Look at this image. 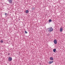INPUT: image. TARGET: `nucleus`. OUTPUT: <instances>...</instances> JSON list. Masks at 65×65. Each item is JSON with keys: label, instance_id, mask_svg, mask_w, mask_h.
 Returning <instances> with one entry per match:
<instances>
[{"label": "nucleus", "instance_id": "1", "mask_svg": "<svg viewBox=\"0 0 65 65\" xmlns=\"http://www.w3.org/2000/svg\"><path fill=\"white\" fill-rule=\"evenodd\" d=\"M48 30L49 31H50V32H52L54 29L52 28V27H50V28H48Z\"/></svg>", "mask_w": 65, "mask_h": 65}, {"label": "nucleus", "instance_id": "2", "mask_svg": "<svg viewBox=\"0 0 65 65\" xmlns=\"http://www.w3.org/2000/svg\"><path fill=\"white\" fill-rule=\"evenodd\" d=\"M12 58L10 57L8 59V61H10H10H12Z\"/></svg>", "mask_w": 65, "mask_h": 65}, {"label": "nucleus", "instance_id": "3", "mask_svg": "<svg viewBox=\"0 0 65 65\" xmlns=\"http://www.w3.org/2000/svg\"><path fill=\"white\" fill-rule=\"evenodd\" d=\"M9 3L10 4H11L12 3V0H8Z\"/></svg>", "mask_w": 65, "mask_h": 65}, {"label": "nucleus", "instance_id": "4", "mask_svg": "<svg viewBox=\"0 0 65 65\" xmlns=\"http://www.w3.org/2000/svg\"><path fill=\"white\" fill-rule=\"evenodd\" d=\"M54 44H56L57 43V40L56 39H55L54 40Z\"/></svg>", "mask_w": 65, "mask_h": 65}, {"label": "nucleus", "instance_id": "5", "mask_svg": "<svg viewBox=\"0 0 65 65\" xmlns=\"http://www.w3.org/2000/svg\"><path fill=\"white\" fill-rule=\"evenodd\" d=\"M53 61H49L48 63L49 64H52V63H53Z\"/></svg>", "mask_w": 65, "mask_h": 65}, {"label": "nucleus", "instance_id": "6", "mask_svg": "<svg viewBox=\"0 0 65 65\" xmlns=\"http://www.w3.org/2000/svg\"><path fill=\"white\" fill-rule=\"evenodd\" d=\"M50 60H54V58L52 57L50 58Z\"/></svg>", "mask_w": 65, "mask_h": 65}, {"label": "nucleus", "instance_id": "7", "mask_svg": "<svg viewBox=\"0 0 65 65\" xmlns=\"http://www.w3.org/2000/svg\"><path fill=\"white\" fill-rule=\"evenodd\" d=\"M62 31H63V28H60V32H62Z\"/></svg>", "mask_w": 65, "mask_h": 65}, {"label": "nucleus", "instance_id": "8", "mask_svg": "<svg viewBox=\"0 0 65 65\" xmlns=\"http://www.w3.org/2000/svg\"><path fill=\"white\" fill-rule=\"evenodd\" d=\"M25 12L26 13H27L29 12V11L28 10H27Z\"/></svg>", "mask_w": 65, "mask_h": 65}, {"label": "nucleus", "instance_id": "9", "mask_svg": "<svg viewBox=\"0 0 65 65\" xmlns=\"http://www.w3.org/2000/svg\"><path fill=\"white\" fill-rule=\"evenodd\" d=\"M56 49H53V51L54 52H56Z\"/></svg>", "mask_w": 65, "mask_h": 65}, {"label": "nucleus", "instance_id": "10", "mask_svg": "<svg viewBox=\"0 0 65 65\" xmlns=\"http://www.w3.org/2000/svg\"><path fill=\"white\" fill-rule=\"evenodd\" d=\"M52 20H51V19H50L49 20V22H52Z\"/></svg>", "mask_w": 65, "mask_h": 65}, {"label": "nucleus", "instance_id": "11", "mask_svg": "<svg viewBox=\"0 0 65 65\" xmlns=\"http://www.w3.org/2000/svg\"><path fill=\"white\" fill-rule=\"evenodd\" d=\"M25 34H27V33H28V32H27L26 31H25Z\"/></svg>", "mask_w": 65, "mask_h": 65}, {"label": "nucleus", "instance_id": "12", "mask_svg": "<svg viewBox=\"0 0 65 65\" xmlns=\"http://www.w3.org/2000/svg\"><path fill=\"white\" fill-rule=\"evenodd\" d=\"M1 43H3V41L2 40H1Z\"/></svg>", "mask_w": 65, "mask_h": 65}, {"label": "nucleus", "instance_id": "13", "mask_svg": "<svg viewBox=\"0 0 65 65\" xmlns=\"http://www.w3.org/2000/svg\"><path fill=\"white\" fill-rule=\"evenodd\" d=\"M32 10H34L35 9V8L33 7L32 8Z\"/></svg>", "mask_w": 65, "mask_h": 65}, {"label": "nucleus", "instance_id": "14", "mask_svg": "<svg viewBox=\"0 0 65 65\" xmlns=\"http://www.w3.org/2000/svg\"><path fill=\"white\" fill-rule=\"evenodd\" d=\"M7 14L6 13H5V15H7Z\"/></svg>", "mask_w": 65, "mask_h": 65}, {"label": "nucleus", "instance_id": "15", "mask_svg": "<svg viewBox=\"0 0 65 65\" xmlns=\"http://www.w3.org/2000/svg\"><path fill=\"white\" fill-rule=\"evenodd\" d=\"M8 55H10V54L8 53Z\"/></svg>", "mask_w": 65, "mask_h": 65}]
</instances>
